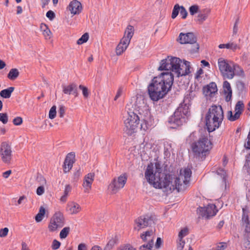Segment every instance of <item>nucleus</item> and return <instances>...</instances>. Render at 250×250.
Here are the masks:
<instances>
[{"label":"nucleus","mask_w":250,"mask_h":250,"mask_svg":"<svg viewBox=\"0 0 250 250\" xmlns=\"http://www.w3.org/2000/svg\"><path fill=\"white\" fill-rule=\"evenodd\" d=\"M173 80V74L170 72L162 73L159 77H154L147 88L150 99L158 101L163 98L170 89Z\"/></svg>","instance_id":"nucleus-1"},{"label":"nucleus","mask_w":250,"mask_h":250,"mask_svg":"<svg viewBox=\"0 0 250 250\" xmlns=\"http://www.w3.org/2000/svg\"><path fill=\"white\" fill-rule=\"evenodd\" d=\"M181 63L182 60L179 58L167 56L161 61L158 70L174 72L177 77L188 75L190 73V62L184 60L183 64Z\"/></svg>","instance_id":"nucleus-2"},{"label":"nucleus","mask_w":250,"mask_h":250,"mask_svg":"<svg viewBox=\"0 0 250 250\" xmlns=\"http://www.w3.org/2000/svg\"><path fill=\"white\" fill-rule=\"evenodd\" d=\"M124 124V131L129 136L136 132L138 128L144 130L148 128L146 120L134 111L128 112V117L125 120Z\"/></svg>","instance_id":"nucleus-3"},{"label":"nucleus","mask_w":250,"mask_h":250,"mask_svg":"<svg viewBox=\"0 0 250 250\" xmlns=\"http://www.w3.org/2000/svg\"><path fill=\"white\" fill-rule=\"evenodd\" d=\"M224 119V112L221 105H213L205 116L206 125L208 132L218 128Z\"/></svg>","instance_id":"nucleus-4"},{"label":"nucleus","mask_w":250,"mask_h":250,"mask_svg":"<svg viewBox=\"0 0 250 250\" xmlns=\"http://www.w3.org/2000/svg\"><path fill=\"white\" fill-rule=\"evenodd\" d=\"M189 106L184 103L181 104L173 114L170 116L167 122L172 128H176L186 122L188 116Z\"/></svg>","instance_id":"nucleus-5"},{"label":"nucleus","mask_w":250,"mask_h":250,"mask_svg":"<svg viewBox=\"0 0 250 250\" xmlns=\"http://www.w3.org/2000/svg\"><path fill=\"white\" fill-rule=\"evenodd\" d=\"M192 150L195 157L200 159L206 157V153L211 148V143L207 136H203L199 140L192 143Z\"/></svg>","instance_id":"nucleus-6"},{"label":"nucleus","mask_w":250,"mask_h":250,"mask_svg":"<svg viewBox=\"0 0 250 250\" xmlns=\"http://www.w3.org/2000/svg\"><path fill=\"white\" fill-rule=\"evenodd\" d=\"M191 175V171L189 168H185L183 172L180 170L179 177L175 179V185L173 189H176L178 192L185 191L189 186Z\"/></svg>","instance_id":"nucleus-7"},{"label":"nucleus","mask_w":250,"mask_h":250,"mask_svg":"<svg viewBox=\"0 0 250 250\" xmlns=\"http://www.w3.org/2000/svg\"><path fill=\"white\" fill-rule=\"evenodd\" d=\"M177 41L181 44H191V47L188 48V50L191 54H194L198 52L199 50V45L197 42L196 37L192 32H189L187 33H180Z\"/></svg>","instance_id":"nucleus-8"},{"label":"nucleus","mask_w":250,"mask_h":250,"mask_svg":"<svg viewBox=\"0 0 250 250\" xmlns=\"http://www.w3.org/2000/svg\"><path fill=\"white\" fill-rule=\"evenodd\" d=\"M163 176H161L156 177V179H153L152 182L149 183L153 185L154 187L156 188H169L170 190H175V189H173L172 188H174L175 177L170 174H166L164 178H163Z\"/></svg>","instance_id":"nucleus-9"},{"label":"nucleus","mask_w":250,"mask_h":250,"mask_svg":"<svg viewBox=\"0 0 250 250\" xmlns=\"http://www.w3.org/2000/svg\"><path fill=\"white\" fill-rule=\"evenodd\" d=\"M218 64L219 69L224 78V79H231L234 75V65L231 66L227 60L222 58H220L218 60Z\"/></svg>","instance_id":"nucleus-10"},{"label":"nucleus","mask_w":250,"mask_h":250,"mask_svg":"<svg viewBox=\"0 0 250 250\" xmlns=\"http://www.w3.org/2000/svg\"><path fill=\"white\" fill-rule=\"evenodd\" d=\"M155 171L154 173L153 165L150 163L147 166L145 172V177L148 183L153 181V179L159 177L161 176H164V174L162 173V169L161 164L159 162L155 163Z\"/></svg>","instance_id":"nucleus-11"},{"label":"nucleus","mask_w":250,"mask_h":250,"mask_svg":"<svg viewBox=\"0 0 250 250\" xmlns=\"http://www.w3.org/2000/svg\"><path fill=\"white\" fill-rule=\"evenodd\" d=\"M64 225L63 215L61 212L58 211L55 212L51 218L48 228L50 232H53L58 228H62Z\"/></svg>","instance_id":"nucleus-12"},{"label":"nucleus","mask_w":250,"mask_h":250,"mask_svg":"<svg viewBox=\"0 0 250 250\" xmlns=\"http://www.w3.org/2000/svg\"><path fill=\"white\" fill-rule=\"evenodd\" d=\"M155 217L152 215L146 214L137 218L135 222L137 225L134 229L139 230L141 229L151 226L154 224Z\"/></svg>","instance_id":"nucleus-13"},{"label":"nucleus","mask_w":250,"mask_h":250,"mask_svg":"<svg viewBox=\"0 0 250 250\" xmlns=\"http://www.w3.org/2000/svg\"><path fill=\"white\" fill-rule=\"evenodd\" d=\"M127 180V176L125 174L121 175L118 177L117 180L114 178L108 186V188L111 190L112 194H115L118 191L122 188L125 184Z\"/></svg>","instance_id":"nucleus-14"},{"label":"nucleus","mask_w":250,"mask_h":250,"mask_svg":"<svg viewBox=\"0 0 250 250\" xmlns=\"http://www.w3.org/2000/svg\"><path fill=\"white\" fill-rule=\"evenodd\" d=\"M218 210L214 204H209L206 207H199L197 209V213L199 216L209 219L210 217L215 216Z\"/></svg>","instance_id":"nucleus-15"},{"label":"nucleus","mask_w":250,"mask_h":250,"mask_svg":"<svg viewBox=\"0 0 250 250\" xmlns=\"http://www.w3.org/2000/svg\"><path fill=\"white\" fill-rule=\"evenodd\" d=\"M0 153L3 162L5 163H10L12 157V150L11 146L6 142L2 143Z\"/></svg>","instance_id":"nucleus-16"},{"label":"nucleus","mask_w":250,"mask_h":250,"mask_svg":"<svg viewBox=\"0 0 250 250\" xmlns=\"http://www.w3.org/2000/svg\"><path fill=\"white\" fill-rule=\"evenodd\" d=\"M244 108V104L242 101H239L235 106V113L233 115L231 111L228 112V119L230 121H234L239 119Z\"/></svg>","instance_id":"nucleus-17"},{"label":"nucleus","mask_w":250,"mask_h":250,"mask_svg":"<svg viewBox=\"0 0 250 250\" xmlns=\"http://www.w3.org/2000/svg\"><path fill=\"white\" fill-rule=\"evenodd\" d=\"M75 153L74 152L69 153L66 156L64 161L63 169L64 173L70 171L75 162Z\"/></svg>","instance_id":"nucleus-18"},{"label":"nucleus","mask_w":250,"mask_h":250,"mask_svg":"<svg viewBox=\"0 0 250 250\" xmlns=\"http://www.w3.org/2000/svg\"><path fill=\"white\" fill-rule=\"evenodd\" d=\"M134 28L132 25H129L126 28L125 36L121 40L120 43L127 47L129 44L131 39L134 34Z\"/></svg>","instance_id":"nucleus-19"},{"label":"nucleus","mask_w":250,"mask_h":250,"mask_svg":"<svg viewBox=\"0 0 250 250\" xmlns=\"http://www.w3.org/2000/svg\"><path fill=\"white\" fill-rule=\"evenodd\" d=\"M62 92L64 94L73 95L75 97L78 96L77 85L74 83H70L68 85H62Z\"/></svg>","instance_id":"nucleus-20"},{"label":"nucleus","mask_w":250,"mask_h":250,"mask_svg":"<svg viewBox=\"0 0 250 250\" xmlns=\"http://www.w3.org/2000/svg\"><path fill=\"white\" fill-rule=\"evenodd\" d=\"M179 12L183 19H186L188 16L187 10L183 6H180L178 4H176L173 7L171 14V18L172 19H175Z\"/></svg>","instance_id":"nucleus-21"},{"label":"nucleus","mask_w":250,"mask_h":250,"mask_svg":"<svg viewBox=\"0 0 250 250\" xmlns=\"http://www.w3.org/2000/svg\"><path fill=\"white\" fill-rule=\"evenodd\" d=\"M67 9L73 15L80 14L82 10L81 3L77 0L71 1L67 7Z\"/></svg>","instance_id":"nucleus-22"},{"label":"nucleus","mask_w":250,"mask_h":250,"mask_svg":"<svg viewBox=\"0 0 250 250\" xmlns=\"http://www.w3.org/2000/svg\"><path fill=\"white\" fill-rule=\"evenodd\" d=\"M135 112H137L138 115L142 116V111H143V108L146 107L144 99L141 96L137 97L136 101L134 104Z\"/></svg>","instance_id":"nucleus-23"},{"label":"nucleus","mask_w":250,"mask_h":250,"mask_svg":"<svg viewBox=\"0 0 250 250\" xmlns=\"http://www.w3.org/2000/svg\"><path fill=\"white\" fill-rule=\"evenodd\" d=\"M95 177L94 173H89L84 176L83 187L86 190H88L91 188V185L94 181Z\"/></svg>","instance_id":"nucleus-24"},{"label":"nucleus","mask_w":250,"mask_h":250,"mask_svg":"<svg viewBox=\"0 0 250 250\" xmlns=\"http://www.w3.org/2000/svg\"><path fill=\"white\" fill-rule=\"evenodd\" d=\"M66 210L71 214H76L81 210V207L78 204L71 202L67 204Z\"/></svg>","instance_id":"nucleus-25"},{"label":"nucleus","mask_w":250,"mask_h":250,"mask_svg":"<svg viewBox=\"0 0 250 250\" xmlns=\"http://www.w3.org/2000/svg\"><path fill=\"white\" fill-rule=\"evenodd\" d=\"M223 87L224 89V93L225 94H227L226 100L227 101H229L230 100L232 97V89L230 86V84L227 81H225L223 83Z\"/></svg>","instance_id":"nucleus-26"},{"label":"nucleus","mask_w":250,"mask_h":250,"mask_svg":"<svg viewBox=\"0 0 250 250\" xmlns=\"http://www.w3.org/2000/svg\"><path fill=\"white\" fill-rule=\"evenodd\" d=\"M14 89V87L12 86L4 89L0 92V96L3 98L8 99L11 97Z\"/></svg>","instance_id":"nucleus-27"},{"label":"nucleus","mask_w":250,"mask_h":250,"mask_svg":"<svg viewBox=\"0 0 250 250\" xmlns=\"http://www.w3.org/2000/svg\"><path fill=\"white\" fill-rule=\"evenodd\" d=\"M41 29L42 31L43 35L46 39H50L51 36V32L48 26L43 23L41 25Z\"/></svg>","instance_id":"nucleus-28"},{"label":"nucleus","mask_w":250,"mask_h":250,"mask_svg":"<svg viewBox=\"0 0 250 250\" xmlns=\"http://www.w3.org/2000/svg\"><path fill=\"white\" fill-rule=\"evenodd\" d=\"M45 213V209L42 206L41 207L38 213L35 216V220L37 222H41Z\"/></svg>","instance_id":"nucleus-29"},{"label":"nucleus","mask_w":250,"mask_h":250,"mask_svg":"<svg viewBox=\"0 0 250 250\" xmlns=\"http://www.w3.org/2000/svg\"><path fill=\"white\" fill-rule=\"evenodd\" d=\"M19 74V71L17 68H12L8 74L7 77L11 80H14L18 77Z\"/></svg>","instance_id":"nucleus-30"},{"label":"nucleus","mask_w":250,"mask_h":250,"mask_svg":"<svg viewBox=\"0 0 250 250\" xmlns=\"http://www.w3.org/2000/svg\"><path fill=\"white\" fill-rule=\"evenodd\" d=\"M207 92H209L210 94H214L217 91V85L215 83L211 82L207 85Z\"/></svg>","instance_id":"nucleus-31"},{"label":"nucleus","mask_w":250,"mask_h":250,"mask_svg":"<svg viewBox=\"0 0 250 250\" xmlns=\"http://www.w3.org/2000/svg\"><path fill=\"white\" fill-rule=\"evenodd\" d=\"M242 223L243 225L244 224H250L249 218L247 211L245 209L243 208V214L242 217Z\"/></svg>","instance_id":"nucleus-32"},{"label":"nucleus","mask_w":250,"mask_h":250,"mask_svg":"<svg viewBox=\"0 0 250 250\" xmlns=\"http://www.w3.org/2000/svg\"><path fill=\"white\" fill-rule=\"evenodd\" d=\"M208 16L207 13H199L197 17L196 21L202 24L207 19Z\"/></svg>","instance_id":"nucleus-33"},{"label":"nucleus","mask_w":250,"mask_h":250,"mask_svg":"<svg viewBox=\"0 0 250 250\" xmlns=\"http://www.w3.org/2000/svg\"><path fill=\"white\" fill-rule=\"evenodd\" d=\"M70 231V228L68 227L64 228L60 232V237L61 239L65 238Z\"/></svg>","instance_id":"nucleus-34"},{"label":"nucleus","mask_w":250,"mask_h":250,"mask_svg":"<svg viewBox=\"0 0 250 250\" xmlns=\"http://www.w3.org/2000/svg\"><path fill=\"white\" fill-rule=\"evenodd\" d=\"M36 180L40 186H44L46 183L45 178L40 173L37 174Z\"/></svg>","instance_id":"nucleus-35"},{"label":"nucleus","mask_w":250,"mask_h":250,"mask_svg":"<svg viewBox=\"0 0 250 250\" xmlns=\"http://www.w3.org/2000/svg\"><path fill=\"white\" fill-rule=\"evenodd\" d=\"M89 39L88 33H85L83 34L82 37L77 41V43L78 44H82L83 43L86 42Z\"/></svg>","instance_id":"nucleus-36"},{"label":"nucleus","mask_w":250,"mask_h":250,"mask_svg":"<svg viewBox=\"0 0 250 250\" xmlns=\"http://www.w3.org/2000/svg\"><path fill=\"white\" fill-rule=\"evenodd\" d=\"M79 88L80 89L82 90L83 95L84 98H87L89 97L90 93L87 87L81 84L79 86Z\"/></svg>","instance_id":"nucleus-37"},{"label":"nucleus","mask_w":250,"mask_h":250,"mask_svg":"<svg viewBox=\"0 0 250 250\" xmlns=\"http://www.w3.org/2000/svg\"><path fill=\"white\" fill-rule=\"evenodd\" d=\"M127 47L122 44V43H119L116 48V53L117 55H121L124 51H125Z\"/></svg>","instance_id":"nucleus-38"},{"label":"nucleus","mask_w":250,"mask_h":250,"mask_svg":"<svg viewBox=\"0 0 250 250\" xmlns=\"http://www.w3.org/2000/svg\"><path fill=\"white\" fill-rule=\"evenodd\" d=\"M56 116V106L53 105L51 107L49 112V118L50 119H53Z\"/></svg>","instance_id":"nucleus-39"},{"label":"nucleus","mask_w":250,"mask_h":250,"mask_svg":"<svg viewBox=\"0 0 250 250\" xmlns=\"http://www.w3.org/2000/svg\"><path fill=\"white\" fill-rule=\"evenodd\" d=\"M0 121L6 124L8 121V117L6 113H0Z\"/></svg>","instance_id":"nucleus-40"},{"label":"nucleus","mask_w":250,"mask_h":250,"mask_svg":"<svg viewBox=\"0 0 250 250\" xmlns=\"http://www.w3.org/2000/svg\"><path fill=\"white\" fill-rule=\"evenodd\" d=\"M116 241L114 239H112L110 240L104 247V250H110L112 249Z\"/></svg>","instance_id":"nucleus-41"},{"label":"nucleus","mask_w":250,"mask_h":250,"mask_svg":"<svg viewBox=\"0 0 250 250\" xmlns=\"http://www.w3.org/2000/svg\"><path fill=\"white\" fill-rule=\"evenodd\" d=\"M188 230L187 228L181 229L179 232L178 239H183L184 237L186 236L188 234Z\"/></svg>","instance_id":"nucleus-42"},{"label":"nucleus","mask_w":250,"mask_h":250,"mask_svg":"<svg viewBox=\"0 0 250 250\" xmlns=\"http://www.w3.org/2000/svg\"><path fill=\"white\" fill-rule=\"evenodd\" d=\"M198 10L199 6L197 5H192L189 8V13L191 15H194L196 13H198Z\"/></svg>","instance_id":"nucleus-43"},{"label":"nucleus","mask_w":250,"mask_h":250,"mask_svg":"<svg viewBox=\"0 0 250 250\" xmlns=\"http://www.w3.org/2000/svg\"><path fill=\"white\" fill-rule=\"evenodd\" d=\"M82 174L81 169L80 167L76 169V171L73 173V179L74 181H77L78 180L80 175Z\"/></svg>","instance_id":"nucleus-44"},{"label":"nucleus","mask_w":250,"mask_h":250,"mask_svg":"<svg viewBox=\"0 0 250 250\" xmlns=\"http://www.w3.org/2000/svg\"><path fill=\"white\" fill-rule=\"evenodd\" d=\"M171 148V145L170 144H167L165 145L164 146V155L167 157H168L170 155V149Z\"/></svg>","instance_id":"nucleus-45"},{"label":"nucleus","mask_w":250,"mask_h":250,"mask_svg":"<svg viewBox=\"0 0 250 250\" xmlns=\"http://www.w3.org/2000/svg\"><path fill=\"white\" fill-rule=\"evenodd\" d=\"M244 167L247 169V171L250 175V153L246 157Z\"/></svg>","instance_id":"nucleus-46"},{"label":"nucleus","mask_w":250,"mask_h":250,"mask_svg":"<svg viewBox=\"0 0 250 250\" xmlns=\"http://www.w3.org/2000/svg\"><path fill=\"white\" fill-rule=\"evenodd\" d=\"M227 247V244L226 242H220L217 245L215 250H224Z\"/></svg>","instance_id":"nucleus-47"},{"label":"nucleus","mask_w":250,"mask_h":250,"mask_svg":"<svg viewBox=\"0 0 250 250\" xmlns=\"http://www.w3.org/2000/svg\"><path fill=\"white\" fill-rule=\"evenodd\" d=\"M185 242L183 239H179V241L177 242V250H182L184 248Z\"/></svg>","instance_id":"nucleus-48"},{"label":"nucleus","mask_w":250,"mask_h":250,"mask_svg":"<svg viewBox=\"0 0 250 250\" xmlns=\"http://www.w3.org/2000/svg\"><path fill=\"white\" fill-rule=\"evenodd\" d=\"M61 246V243L58 240L55 239L52 242L51 248L53 250H56L58 249Z\"/></svg>","instance_id":"nucleus-49"},{"label":"nucleus","mask_w":250,"mask_h":250,"mask_svg":"<svg viewBox=\"0 0 250 250\" xmlns=\"http://www.w3.org/2000/svg\"><path fill=\"white\" fill-rule=\"evenodd\" d=\"M13 123L15 125H20L22 123V119L21 117H17L13 119Z\"/></svg>","instance_id":"nucleus-50"},{"label":"nucleus","mask_w":250,"mask_h":250,"mask_svg":"<svg viewBox=\"0 0 250 250\" xmlns=\"http://www.w3.org/2000/svg\"><path fill=\"white\" fill-rule=\"evenodd\" d=\"M46 16L50 21H52L55 18V14L52 10L47 11Z\"/></svg>","instance_id":"nucleus-51"},{"label":"nucleus","mask_w":250,"mask_h":250,"mask_svg":"<svg viewBox=\"0 0 250 250\" xmlns=\"http://www.w3.org/2000/svg\"><path fill=\"white\" fill-rule=\"evenodd\" d=\"M244 226H245V235H246L247 237H249L250 236V223L248 224H244Z\"/></svg>","instance_id":"nucleus-52"},{"label":"nucleus","mask_w":250,"mask_h":250,"mask_svg":"<svg viewBox=\"0 0 250 250\" xmlns=\"http://www.w3.org/2000/svg\"><path fill=\"white\" fill-rule=\"evenodd\" d=\"M59 115L61 118H62L64 116L65 113V107L63 105H61L59 109Z\"/></svg>","instance_id":"nucleus-53"},{"label":"nucleus","mask_w":250,"mask_h":250,"mask_svg":"<svg viewBox=\"0 0 250 250\" xmlns=\"http://www.w3.org/2000/svg\"><path fill=\"white\" fill-rule=\"evenodd\" d=\"M9 229L7 228H4V229H1L0 230V237H3L6 236L7 235Z\"/></svg>","instance_id":"nucleus-54"},{"label":"nucleus","mask_w":250,"mask_h":250,"mask_svg":"<svg viewBox=\"0 0 250 250\" xmlns=\"http://www.w3.org/2000/svg\"><path fill=\"white\" fill-rule=\"evenodd\" d=\"M217 173L219 175H221V177H222V180L223 182H225V174L226 173L224 171V170L222 168H219L217 170Z\"/></svg>","instance_id":"nucleus-55"},{"label":"nucleus","mask_w":250,"mask_h":250,"mask_svg":"<svg viewBox=\"0 0 250 250\" xmlns=\"http://www.w3.org/2000/svg\"><path fill=\"white\" fill-rule=\"evenodd\" d=\"M120 250H136L130 244H126L121 248Z\"/></svg>","instance_id":"nucleus-56"},{"label":"nucleus","mask_w":250,"mask_h":250,"mask_svg":"<svg viewBox=\"0 0 250 250\" xmlns=\"http://www.w3.org/2000/svg\"><path fill=\"white\" fill-rule=\"evenodd\" d=\"M37 194L38 195H42L44 192V188L43 186H39L36 191Z\"/></svg>","instance_id":"nucleus-57"},{"label":"nucleus","mask_w":250,"mask_h":250,"mask_svg":"<svg viewBox=\"0 0 250 250\" xmlns=\"http://www.w3.org/2000/svg\"><path fill=\"white\" fill-rule=\"evenodd\" d=\"M243 245L246 250H250V241L248 239L245 240Z\"/></svg>","instance_id":"nucleus-58"},{"label":"nucleus","mask_w":250,"mask_h":250,"mask_svg":"<svg viewBox=\"0 0 250 250\" xmlns=\"http://www.w3.org/2000/svg\"><path fill=\"white\" fill-rule=\"evenodd\" d=\"M26 197L25 196L23 195L22 196H21L19 200L17 201V203L15 204L16 206H18L19 205H21L24 200H26Z\"/></svg>","instance_id":"nucleus-59"},{"label":"nucleus","mask_w":250,"mask_h":250,"mask_svg":"<svg viewBox=\"0 0 250 250\" xmlns=\"http://www.w3.org/2000/svg\"><path fill=\"white\" fill-rule=\"evenodd\" d=\"M162 242H163V241H162L161 238L160 237H158L157 238L156 242L155 244V248L156 249L159 248L160 247V246L162 245Z\"/></svg>","instance_id":"nucleus-60"},{"label":"nucleus","mask_w":250,"mask_h":250,"mask_svg":"<svg viewBox=\"0 0 250 250\" xmlns=\"http://www.w3.org/2000/svg\"><path fill=\"white\" fill-rule=\"evenodd\" d=\"M232 45L231 44H230V43L220 44L219 45V48H226L229 49V48H230L232 47Z\"/></svg>","instance_id":"nucleus-61"},{"label":"nucleus","mask_w":250,"mask_h":250,"mask_svg":"<svg viewBox=\"0 0 250 250\" xmlns=\"http://www.w3.org/2000/svg\"><path fill=\"white\" fill-rule=\"evenodd\" d=\"M71 187L69 185H66L65 187L64 194L68 195V193L71 191Z\"/></svg>","instance_id":"nucleus-62"},{"label":"nucleus","mask_w":250,"mask_h":250,"mask_svg":"<svg viewBox=\"0 0 250 250\" xmlns=\"http://www.w3.org/2000/svg\"><path fill=\"white\" fill-rule=\"evenodd\" d=\"M122 91H123V90H122V88H119L118 89V91L116 93V95L114 98L115 101H116L121 96V95L122 93Z\"/></svg>","instance_id":"nucleus-63"},{"label":"nucleus","mask_w":250,"mask_h":250,"mask_svg":"<svg viewBox=\"0 0 250 250\" xmlns=\"http://www.w3.org/2000/svg\"><path fill=\"white\" fill-rule=\"evenodd\" d=\"M78 250H87V247L85 244L81 243L78 245Z\"/></svg>","instance_id":"nucleus-64"}]
</instances>
